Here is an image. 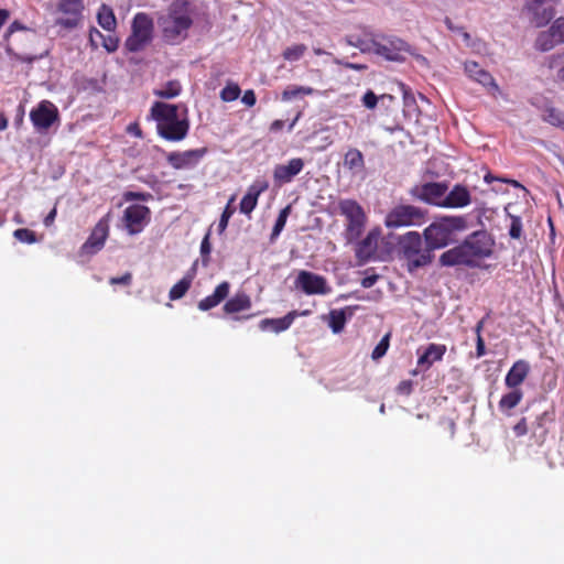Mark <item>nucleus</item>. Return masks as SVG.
I'll return each mask as SVG.
<instances>
[{
  "mask_svg": "<svg viewBox=\"0 0 564 564\" xmlns=\"http://www.w3.org/2000/svg\"><path fill=\"white\" fill-rule=\"evenodd\" d=\"M532 14V23L536 28H542L546 25L555 15L554 8H543L536 7L535 10H528Z\"/></svg>",
  "mask_w": 564,
  "mask_h": 564,
  "instance_id": "33",
  "label": "nucleus"
},
{
  "mask_svg": "<svg viewBox=\"0 0 564 564\" xmlns=\"http://www.w3.org/2000/svg\"><path fill=\"white\" fill-rule=\"evenodd\" d=\"M307 51V47L305 44H294L291 46H288L283 53L282 57L288 62H296L303 57L305 52Z\"/></svg>",
  "mask_w": 564,
  "mask_h": 564,
  "instance_id": "38",
  "label": "nucleus"
},
{
  "mask_svg": "<svg viewBox=\"0 0 564 564\" xmlns=\"http://www.w3.org/2000/svg\"><path fill=\"white\" fill-rule=\"evenodd\" d=\"M542 120L564 131V111L561 109L553 106H545L543 108Z\"/></svg>",
  "mask_w": 564,
  "mask_h": 564,
  "instance_id": "32",
  "label": "nucleus"
},
{
  "mask_svg": "<svg viewBox=\"0 0 564 564\" xmlns=\"http://www.w3.org/2000/svg\"><path fill=\"white\" fill-rule=\"evenodd\" d=\"M235 200V196H232L227 206L225 207L221 216H220V219H219V224H218V231L219 234H223L227 226H228V223H229V219L231 218V216L234 215L235 213V208L231 207V203Z\"/></svg>",
  "mask_w": 564,
  "mask_h": 564,
  "instance_id": "41",
  "label": "nucleus"
},
{
  "mask_svg": "<svg viewBox=\"0 0 564 564\" xmlns=\"http://www.w3.org/2000/svg\"><path fill=\"white\" fill-rule=\"evenodd\" d=\"M153 29V19L145 12H138L132 20L131 34L124 42L127 51H142L152 41Z\"/></svg>",
  "mask_w": 564,
  "mask_h": 564,
  "instance_id": "7",
  "label": "nucleus"
},
{
  "mask_svg": "<svg viewBox=\"0 0 564 564\" xmlns=\"http://www.w3.org/2000/svg\"><path fill=\"white\" fill-rule=\"evenodd\" d=\"M294 284L296 289L302 290L307 295H325L332 292V288L323 275L306 270L299 272Z\"/></svg>",
  "mask_w": 564,
  "mask_h": 564,
  "instance_id": "15",
  "label": "nucleus"
},
{
  "mask_svg": "<svg viewBox=\"0 0 564 564\" xmlns=\"http://www.w3.org/2000/svg\"><path fill=\"white\" fill-rule=\"evenodd\" d=\"M314 93L315 90L312 87L290 85L282 91L281 99L290 101L295 98L313 95Z\"/></svg>",
  "mask_w": 564,
  "mask_h": 564,
  "instance_id": "35",
  "label": "nucleus"
},
{
  "mask_svg": "<svg viewBox=\"0 0 564 564\" xmlns=\"http://www.w3.org/2000/svg\"><path fill=\"white\" fill-rule=\"evenodd\" d=\"M102 41V47L108 52V53H113L118 50V46H119V39L115 35H104V37L101 39Z\"/></svg>",
  "mask_w": 564,
  "mask_h": 564,
  "instance_id": "46",
  "label": "nucleus"
},
{
  "mask_svg": "<svg viewBox=\"0 0 564 564\" xmlns=\"http://www.w3.org/2000/svg\"><path fill=\"white\" fill-rule=\"evenodd\" d=\"M297 315L296 311H292L281 318H264L260 322L259 326L262 330L271 329L274 333H281L292 325Z\"/></svg>",
  "mask_w": 564,
  "mask_h": 564,
  "instance_id": "27",
  "label": "nucleus"
},
{
  "mask_svg": "<svg viewBox=\"0 0 564 564\" xmlns=\"http://www.w3.org/2000/svg\"><path fill=\"white\" fill-rule=\"evenodd\" d=\"M343 165L352 174H360L365 171V158L360 150L349 148L344 155Z\"/></svg>",
  "mask_w": 564,
  "mask_h": 564,
  "instance_id": "28",
  "label": "nucleus"
},
{
  "mask_svg": "<svg viewBox=\"0 0 564 564\" xmlns=\"http://www.w3.org/2000/svg\"><path fill=\"white\" fill-rule=\"evenodd\" d=\"M554 417H555V413L553 410L544 411L541 414H539L535 417V421L533 423L534 434L539 432V435L544 437L547 433V430L545 429V424L553 422Z\"/></svg>",
  "mask_w": 564,
  "mask_h": 564,
  "instance_id": "36",
  "label": "nucleus"
},
{
  "mask_svg": "<svg viewBox=\"0 0 564 564\" xmlns=\"http://www.w3.org/2000/svg\"><path fill=\"white\" fill-rule=\"evenodd\" d=\"M208 153L206 147L186 151H173L166 154L167 164L174 170L195 169Z\"/></svg>",
  "mask_w": 564,
  "mask_h": 564,
  "instance_id": "13",
  "label": "nucleus"
},
{
  "mask_svg": "<svg viewBox=\"0 0 564 564\" xmlns=\"http://www.w3.org/2000/svg\"><path fill=\"white\" fill-rule=\"evenodd\" d=\"M181 89V85L177 80H170L161 89L155 90L154 95L160 98L170 99L178 96Z\"/></svg>",
  "mask_w": 564,
  "mask_h": 564,
  "instance_id": "37",
  "label": "nucleus"
},
{
  "mask_svg": "<svg viewBox=\"0 0 564 564\" xmlns=\"http://www.w3.org/2000/svg\"><path fill=\"white\" fill-rule=\"evenodd\" d=\"M522 399L523 391L521 389H511V391L501 397L498 408L503 414L510 415L511 411L522 401Z\"/></svg>",
  "mask_w": 564,
  "mask_h": 564,
  "instance_id": "29",
  "label": "nucleus"
},
{
  "mask_svg": "<svg viewBox=\"0 0 564 564\" xmlns=\"http://www.w3.org/2000/svg\"><path fill=\"white\" fill-rule=\"evenodd\" d=\"M512 430L517 437L524 436L529 431L527 419L521 417L519 422L513 425Z\"/></svg>",
  "mask_w": 564,
  "mask_h": 564,
  "instance_id": "49",
  "label": "nucleus"
},
{
  "mask_svg": "<svg viewBox=\"0 0 564 564\" xmlns=\"http://www.w3.org/2000/svg\"><path fill=\"white\" fill-rule=\"evenodd\" d=\"M378 104V97L372 90H367L362 96V105L368 109H375Z\"/></svg>",
  "mask_w": 564,
  "mask_h": 564,
  "instance_id": "48",
  "label": "nucleus"
},
{
  "mask_svg": "<svg viewBox=\"0 0 564 564\" xmlns=\"http://www.w3.org/2000/svg\"><path fill=\"white\" fill-rule=\"evenodd\" d=\"M467 221L463 216L443 217L424 229L425 242L430 250L446 247L454 240L455 231L466 228Z\"/></svg>",
  "mask_w": 564,
  "mask_h": 564,
  "instance_id": "4",
  "label": "nucleus"
},
{
  "mask_svg": "<svg viewBox=\"0 0 564 564\" xmlns=\"http://www.w3.org/2000/svg\"><path fill=\"white\" fill-rule=\"evenodd\" d=\"M290 212H291V207L290 206H286L284 207L283 209L280 210L279 213V216L275 220V224L273 226V229H272V234H271V239L273 240L274 238H276L281 231L283 230L285 224H286V219H288V216L290 215Z\"/></svg>",
  "mask_w": 564,
  "mask_h": 564,
  "instance_id": "40",
  "label": "nucleus"
},
{
  "mask_svg": "<svg viewBox=\"0 0 564 564\" xmlns=\"http://www.w3.org/2000/svg\"><path fill=\"white\" fill-rule=\"evenodd\" d=\"M193 274H186L170 290L169 297L172 301L182 299L189 290L193 281Z\"/></svg>",
  "mask_w": 564,
  "mask_h": 564,
  "instance_id": "34",
  "label": "nucleus"
},
{
  "mask_svg": "<svg viewBox=\"0 0 564 564\" xmlns=\"http://www.w3.org/2000/svg\"><path fill=\"white\" fill-rule=\"evenodd\" d=\"M471 203V195L468 188L462 184H456L445 194L443 202L444 208H464Z\"/></svg>",
  "mask_w": 564,
  "mask_h": 564,
  "instance_id": "22",
  "label": "nucleus"
},
{
  "mask_svg": "<svg viewBox=\"0 0 564 564\" xmlns=\"http://www.w3.org/2000/svg\"><path fill=\"white\" fill-rule=\"evenodd\" d=\"M484 181L487 183V184H490L492 183L494 181H501L503 183H512L514 186H518L519 183L517 181H509V180H506V178H499V177H496L494 176L491 173H487L484 177Z\"/></svg>",
  "mask_w": 564,
  "mask_h": 564,
  "instance_id": "58",
  "label": "nucleus"
},
{
  "mask_svg": "<svg viewBox=\"0 0 564 564\" xmlns=\"http://www.w3.org/2000/svg\"><path fill=\"white\" fill-rule=\"evenodd\" d=\"M195 7L189 0H173L156 19L163 39L169 43L185 40L194 24Z\"/></svg>",
  "mask_w": 564,
  "mask_h": 564,
  "instance_id": "2",
  "label": "nucleus"
},
{
  "mask_svg": "<svg viewBox=\"0 0 564 564\" xmlns=\"http://www.w3.org/2000/svg\"><path fill=\"white\" fill-rule=\"evenodd\" d=\"M151 210L148 206L133 204L123 213V223L129 235L140 234L150 221Z\"/></svg>",
  "mask_w": 564,
  "mask_h": 564,
  "instance_id": "16",
  "label": "nucleus"
},
{
  "mask_svg": "<svg viewBox=\"0 0 564 564\" xmlns=\"http://www.w3.org/2000/svg\"><path fill=\"white\" fill-rule=\"evenodd\" d=\"M529 372V362L523 359L517 360L507 372L505 378V384L509 389H521L520 386L527 379Z\"/></svg>",
  "mask_w": 564,
  "mask_h": 564,
  "instance_id": "23",
  "label": "nucleus"
},
{
  "mask_svg": "<svg viewBox=\"0 0 564 564\" xmlns=\"http://www.w3.org/2000/svg\"><path fill=\"white\" fill-rule=\"evenodd\" d=\"M25 26L22 25L19 21H13L10 26L8 28L4 39L8 41V39L18 30H24Z\"/></svg>",
  "mask_w": 564,
  "mask_h": 564,
  "instance_id": "57",
  "label": "nucleus"
},
{
  "mask_svg": "<svg viewBox=\"0 0 564 564\" xmlns=\"http://www.w3.org/2000/svg\"><path fill=\"white\" fill-rule=\"evenodd\" d=\"M151 117L156 121L159 135L166 141L178 142L186 138L189 122L178 118L177 105L155 101L151 107Z\"/></svg>",
  "mask_w": 564,
  "mask_h": 564,
  "instance_id": "3",
  "label": "nucleus"
},
{
  "mask_svg": "<svg viewBox=\"0 0 564 564\" xmlns=\"http://www.w3.org/2000/svg\"><path fill=\"white\" fill-rule=\"evenodd\" d=\"M399 251L408 261L409 271L427 265L432 261L431 250L424 248L421 235L417 231H409L398 240Z\"/></svg>",
  "mask_w": 564,
  "mask_h": 564,
  "instance_id": "5",
  "label": "nucleus"
},
{
  "mask_svg": "<svg viewBox=\"0 0 564 564\" xmlns=\"http://www.w3.org/2000/svg\"><path fill=\"white\" fill-rule=\"evenodd\" d=\"M30 120L37 132L45 133L59 121V112L52 101L42 100L30 111Z\"/></svg>",
  "mask_w": 564,
  "mask_h": 564,
  "instance_id": "10",
  "label": "nucleus"
},
{
  "mask_svg": "<svg viewBox=\"0 0 564 564\" xmlns=\"http://www.w3.org/2000/svg\"><path fill=\"white\" fill-rule=\"evenodd\" d=\"M345 66L347 68L355 69V70H364V69L367 68L366 65H364V64H356V63H346Z\"/></svg>",
  "mask_w": 564,
  "mask_h": 564,
  "instance_id": "63",
  "label": "nucleus"
},
{
  "mask_svg": "<svg viewBox=\"0 0 564 564\" xmlns=\"http://www.w3.org/2000/svg\"><path fill=\"white\" fill-rule=\"evenodd\" d=\"M381 236V229L372 228L367 236L358 242L356 248V257L360 262L369 261L378 249V241Z\"/></svg>",
  "mask_w": 564,
  "mask_h": 564,
  "instance_id": "20",
  "label": "nucleus"
},
{
  "mask_svg": "<svg viewBox=\"0 0 564 564\" xmlns=\"http://www.w3.org/2000/svg\"><path fill=\"white\" fill-rule=\"evenodd\" d=\"M109 283L111 285L121 284V285H130L132 283V274L130 272H126L121 276H113L109 279Z\"/></svg>",
  "mask_w": 564,
  "mask_h": 564,
  "instance_id": "50",
  "label": "nucleus"
},
{
  "mask_svg": "<svg viewBox=\"0 0 564 564\" xmlns=\"http://www.w3.org/2000/svg\"><path fill=\"white\" fill-rule=\"evenodd\" d=\"M369 48L377 55L392 62L403 61V54L410 52V45L402 39L395 36L382 37V41L371 39Z\"/></svg>",
  "mask_w": 564,
  "mask_h": 564,
  "instance_id": "9",
  "label": "nucleus"
},
{
  "mask_svg": "<svg viewBox=\"0 0 564 564\" xmlns=\"http://www.w3.org/2000/svg\"><path fill=\"white\" fill-rule=\"evenodd\" d=\"M304 161L301 158L291 159L288 164H278L273 170V177L276 184L283 185L290 183L297 174L302 172Z\"/></svg>",
  "mask_w": 564,
  "mask_h": 564,
  "instance_id": "21",
  "label": "nucleus"
},
{
  "mask_svg": "<svg viewBox=\"0 0 564 564\" xmlns=\"http://www.w3.org/2000/svg\"><path fill=\"white\" fill-rule=\"evenodd\" d=\"M252 306L251 297L245 292H237L230 297L223 306V312L231 316L234 321H242L252 317L253 315L238 316V313L250 310Z\"/></svg>",
  "mask_w": 564,
  "mask_h": 564,
  "instance_id": "18",
  "label": "nucleus"
},
{
  "mask_svg": "<svg viewBox=\"0 0 564 564\" xmlns=\"http://www.w3.org/2000/svg\"><path fill=\"white\" fill-rule=\"evenodd\" d=\"M57 215V209L56 207H54L47 215L46 217L44 218L43 223L46 227H50L53 225L54 220H55V217Z\"/></svg>",
  "mask_w": 564,
  "mask_h": 564,
  "instance_id": "59",
  "label": "nucleus"
},
{
  "mask_svg": "<svg viewBox=\"0 0 564 564\" xmlns=\"http://www.w3.org/2000/svg\"><path fill=\"white\" fill-rule=\"evenodd\" d=\"M109 236V214L99 219L89 237L80 247L82 256H94L100 251Z\"/></svg>",
  "mask_w": 564,
  "mask_h": 564,
  "instance_id": "14",
  "label": "nucleus"
},
{
  "mask_svg": "<svg viewBox=\"0 0 564 564\" xmlns=\"http://www.w3.org/2000/svg\"><path fill=\"white\" fill-rule=\"evenodd\" d=\"M230 291V283L224 281L219 283L214 290L213 294L204 297L197 304L198 308L203 312L209 311L218 306L224 300L227 299Z\"/></svg>",
  "mask_w": 564,
  "mask_h": 564,
  "instance_id": "25",
  "label": "nucleus"
},
{
  "mask_svg": "<svg viewBox=\"0 0 564 564\" xmlns=\"http://www.w3.org/2000/svg\"><path fill=\"white\" fill-rule=\"evenodd\" d=\"M446 352V346L442 344H429L424 351L417 358V366L429 369L435 361L443 359Z\"/></svg>",
  "mask_w": 564,
  "mask_h": 564,
  "instance_id": "26",
  "label": "nucleus"
},
{
  "mask_svg": "<svg viewBox=\"0 0 564 564\" xmlns=\"http://www.w3.org/2000/svg\"><path fill=\"white\" fill-rule=\"evenodd\" d=\"M284 127V121L283 120H280V119H276L274 120L271 124H270V131L271 132H278L280 130H282Z\"/></svg>",
  "mask_w": 564,
  "mask_h": 564,
  "instance_id": "60",
  "label": "nucleus"
},
{
  "mask_svg": "<svg viewBox=\"0 0 564 564\" xmlns=\"http://www.w3.org/2000/svg\"><path fill=\"white\" fill-rule=\"evenodd\" d=\"M447 189L448 186L444 182H429L414 186L411 188L410 194L415 199L430 205L443 207Z\"/></svg>",
  "mask_w": 564,
  "mask_h": 564,
  "instance_id": "12",
  "label": "nucleus"
},
{
  "mask_svg": "<svg viewBox=\"0 0 564 564\" xmlns=\"http://www.w3.org/2000/svg\"><path fill=\"white\" fill-rule=\"evenodd\" d=\"M98 24L108 32H113L117 28V19L113 10L107 6L101 4L97 12Z\"/></svg>",
  "mask_w": 564,
  "mask_h": 564,
  "instance_id": "31",
  "label": "nucleus"
},
{
  "mask_svg": "<svg viewBox=\"0 0 564 564\" xmlns=\"http://www.w3.org/2000/svg\"><path fill=\"white\" fill-rule=\"evenodd\" d=\"M426 212L414 205L400 204L391 208L384 218L387 228L415 226L425 223Z\"/></svg>",
  "mask_w": 564,
  "mask_h": 564,
  "instance_id": "8",
  "label": "nucleus"
},
{
  "mask_svg": "<svg viewBox=\"0 0 564 564\" xmlns=\"http://www.w3.org/2000/svg\"><path fill=\"white\" fill-rule=\"evenodd\" d=\"M338 209L346 219V240L349 242L358 240L367 224V215L362 206L355 199L346 198L339 200Z\"/></svg>",
  "mask_w": 564,
  "mask_h": 564,
  "instance_id": "6",
  "label": "nucleus"
},
{
  "mask_svg": "<svg viewBox=\"0 0 564 564\" xmlns=\"http://www.w3.org/2000/svg\"><path fill=\"white\" fill-rule=\"evenodd\" d=\"M10 18V11L7 9H0V29L6 24Z\"/></svg>",
  "mask_w": 564,
  "mask_h": 564,
  "instance_id": "62",
  "label": "nucleus"
},
{
  "mask_svg": "<svg viewBox=\"0 0 564 564\" xmlns=\"http://www.w3.org/2000/svg\"><path fill=\"white\" fill-rule=\"evenodd\" d=\"M464 69L470 79L481 84L482 86H490L495 88V90L499 89V86L497 85L491 74L481 68L477 62L466 61L464 63Z\"/></svg>",
  "mask_w": 564,
  "mask_h": 564,
  "instance_id": "24",
  "label": "nucleus"
},
{
  "mask_svg": "<svg viewBox=\"0 0 564 564\" xmlns=\"http://www.w3.org/2000/svg\"><path fill=\"white\" fill-rule=\"evenodd\" d=\"M486 345L482 336H479V338H476V351L475 356L476 358H481L486 355Z\"/></svg>",
  "mask_w": 564,
  "mask_h": 564,
  "instance_id": "53",
  "label": "nucleus"
},
{
  "mask_svg": "<svg viewBox=\"0 0 564 564\" xmlns=\"http://www.w3.org/2000/svg\"><path fill=\"white\" fill-rule=\"evenodd\" d=\"M13 236L15 239H18L21 242L24 243H34L36 242V235L34 231L28 229V228H19L14 230Z\"/></svg>",
  "mask_w": 564,
  "mask_h": 564,
  "instance_id": "43",
  "label": "nucleus"
},
{
  "mask_svg": "<svg viewBox=\"0 0 564 564\" xmlns=\"http://www.w3.org/2000/svg\"><path fill=\"white\" fill-rule=\"evenodd\" d=\"M389 345H390V334H387L376 345L375 349L372 350L371 358L373 360H378V359L382 358L387 354Z\"/></svg>",
  "mask_w": 564,
  "mask_h": 564,
  "instance_id": "42",
  "label": "nucleus"
},
{
  "mask_svg": "<svg viewBox=\"0 0 564 564\" xmlns=\"http://www.w3.org/2000/svg\"><path fill=\"white\" fill-rule=\"evenodd\" d=\"M6 52L10 57L22 63H32L35 59L34 56L23 55L14 52L13 47L9 43L6 46Z\"/></svg>",
  "mask_w": 564,
  "mask_h": 564,
  "instance_id": "47",
  "label": "nucleus"
},
{
  "mask_svg": "<svg viewBox=\"0 0 564 564\" xmlns=\"http://www.w3.org/2000/svg\"><path fill=\"white\" fill-rule=\"evenodd\" d=\"M378 279H379L378 274L366 275L361 280V286L365 288V289H369V288L373 286L377 283Z\"/></svg>",
  "mask_w": 564,
  "mask_h": 564,
  "instance_id": "55",
  "label": "nucleus"
},
{
  "mask_svg": "<svg viewBox=\"0 0 564 564\" xmlns=\"http://www.w3.org/2000/svg\"><path fill=\"white\" fill-rule=\"evenodd\" d=\"M95 37H98V39H102L104 37V34L96 28H91L89 30V40L90 42L94 44L95 42Z\"/></svg>",
  "mask_w": 564,
  "mask_h": 564,
  "instance_id": "61",
  "label": "nucleus"
},
{
  "mask_svg": "<svg viewBox=\"0 0 564 564\" xmlns=\"http://www.w3.org/2000/svg\"><path fill=\"white\" fill-rule=\"evenodd\" d=\"M241 101L248 107H253L257 102L254 91L252 89L246 90L242 95Z\"/></svg>",
  "mask_w": 564,
  "mask_h": 564,
  "instance_id": "52",
  "label": "nucleus"
},
{
  "mask_svg": "<svg viewBox=\"0 0 564 564\" xmlns=\"http://www.w3.org/2000/svg\"><path fill=\"white\" fill-rule=\"evenodd\" d=\"M127 132L137 138H142L143 133L138 122H132L127 127Z\"/></svg>",
  "mask_w": 564,
  "mask_h": 564,
  "instance_id": "56",
  "label": "nucleus"
},
{
  "mask_svg": "<svg viewBox=\"0 0 564 564\" xmlns=\"http://www.w3.org/2000/svg\"><path fill=\"white\" fill-rule=\"evenodd\" d=\"M123 198L126 202L144 200L147 198V195L141 192H126L123 194Z\"/></svg>",
  "mask_w": 564,
  "mask_h": 564,
  "instance_id": "54",
  "label": "nucleus"
},
{
  "mask_svg": "<svg viewBox=\"0 0 564 564\" xmlns=\"http://www.w3.org/2000/svg\"><path fill=\"white\" fill-rule=\"evenodd\" d=\"M484 323H485V321H484V319H480V321L476 324V326H475V328H474L475 334H476V338H479V336H481V332H482V328H484Z\"/></svg>",
  "mask_w": 564,
  "mask_h": 564,
  "instance_id": "64",
  "label": "nucleus"
},
{
  "mask_svg": "<svg viewBox=\"0 0 564 564\" xmlns=\"http://www.w3.org/2000/svg\"><path fill=\"white\" fill-rule=\"evenodd\" d=\"M564 43V17H560L546 31L539 33L534 46L540 52H549Z\"/></svg>",
  "mask_w": 564,
  "mask_h": 564,
  "instance_id": "17",
  "label": "nucleus"
},
{
  "mask_svg": "<svg viewBox=\"0 0 564 564\" xmlns=\"http://www.w3.org/2000/svg\"><path fill=\"white\" fill-rule=\"evenodd\" d=\"M495 239L486 230H477L468 235L459 245L440 256L443 267H464L468 269H488L485 259L494 253Z\"/></svg>",
  "mask_w": 564,
  "mask_h": 564,
  "instance_id": "1",
  "label": "nucleus"
},
{
  "mask_svg": "<svg viewBox=\"0 0 564 564\" xmlns=\"http://www.w3.org/2000/svg\"><path fill=\"white\" fill-rule=\"evenodd\" d=\"M269 182L265 180H256L247 189L246 195L241 198L239 210L241 214L249 216L257 207L259 196L268 191Z\"/></svg>",
  "mask_w": 564,
  "mask_h": 564,
  "instance_id": "19",
  "label": "nucleus"
},
{
  "mask_svg": "<svg viewBox=\"0 0 564 564\" xmlns=\"http://www.w3.org/2000/svg\"><path fill=\"white\" fill-rule=\"evenodd\" d=\"M510 228H509V236L512 239H520L522 235V220L519 216H510Z\"/></svg>",
  "mask_w": 564,
  "mask_h": 564,
  "instance_id": "44",
  "label": "nucleus"
},
{
  "mask_svg": "<svg viewBox=\"0 0 564 564\" xmlns=\"http://www.w3.org/2000/svg\"><path fill=\"white\" fill-rule=\"evenodd\" d=\"M413 390V383L411 380H402L398 387H397V392L399 394H403V395H409L411 394Z\"/></svg>",
  "mask_w": 564,
  "mask_h": 564,
  "instance_id": "51",
  "label": "nucleus"
},
{
  "mask_svg": "<svg viewBox=\"0 0 564 564\" xmlns=\"http://www.w3.org/2000/svg\"><path fill=\"white\" fill-rule=\"evenodd\" d=\"M354 308L355 307L347 306L346 308L332 310L329 312V315H328L329 316L328 326L330 327L333 333L338 334V333H340L344 329L345 324L347 322V314H346V312L349 313L348 315L350 317V316H352Z\"/></svg>",
  "mask_w": 564,
  "mask_h": 564,
  "instance_id": "30",
  "label": "nucleus"
},
{
  "mask_svg": "<svg viewBox=\"0 0 564 564\" xmlns=\"http://www.w3.org/2000/svg\"><path fill=\"white\" fill-rule=\"evenodd\" d=\"M84 8L83 0H61L57 3L56 11L63 17L55 20V25L66 30L77 28L83 19Z\"/></svg>",
  "mask_w": 564,
  "mask_h": 564,
  "instance_id": "11",
  "label": "nucleus"
},
{
  "mask_svg": "<svg viewBox=\"0 0 564 564\" xmlns=\"http://www.w3.org/2000/svg\"><path fill=\"white\" fill-rule=\"evenodd\" d=\"M209 237H210V232L208 231L205 235V237L203 238L202 243H200V254H202V258H203V264L204 265L208 264V262H209V254L212 252V245H210V241H209Z\"/></svg>",
  "mask_w": 564,
  "mask_h": 564,
  "instance_id": "45",
  "label": "nucleus"
},
{
  "mask_svg": "<svg viewBox=\"0 0 564 564\" xmlns=\"http://www.w3.org/2000/svg\"><path fill=\"white\" fill-rule=\"evenodd\" d=\"M241 89L236 83H228L220 91V98L225 102H230L239 98Z\"/></svg>",
  "mask_w": 564,
  "mask_h": 564,
  "instance_id": "39",
  "label": "nucleus"
}]
</instances>
